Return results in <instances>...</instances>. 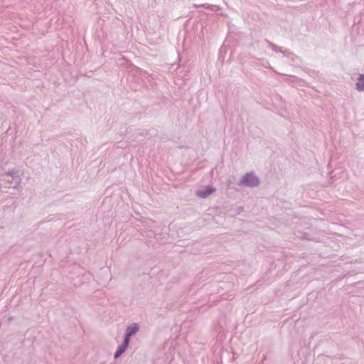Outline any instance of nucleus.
Here are the masks:
<instances>
[{
    "label": "nucleus",
    "instance_id": "1",
    "mask_svg": "<svg viewBox=\"0 0 364 364\" xmlns=\"http://www.w3.org/2000/svg\"><path fill=\"white\" fill-rule=\"evenodd\" d=\"M240 184L250 188H255L259 185V179L255 173L249 172L242 176Z\"/></svg>",
    "mask_w": 364,
    "mask_h": 364
},
{
    "label": "nucleus",
    "instance_id": "2",
    "mask_svg": "<svg viewBox=\"0 0 364 364\" xmlns=\"http://www.w3.org/2000/svg\"><path fill=\"white\" fill-rule=\"evenodd\" d=\"M139 331V326L137 323H133L129 325L126 330L124 336V340L130 343L131 337L135 335Z\"/></svg>",
    "mask_w": 364,
    "mask_h": 364
},
{
    "label": "nucleus",
    "instance_id": "3",
    "mask_svg": "<svg viewBox=\"0 0 364 364\" xmlns=\"http://www.w3.org/2000/svg\"><path fill=\"white\" fill-rule=\"evenodd\" d=\"M215 191V188L213 186H207L203 189L198 191L196 195L201 198H205Z\"/></svg>",
    "mask_w": 364,
    "mask_h": 364
},
{
    "label": "nucleus",
    "instance_id": "4",
    "mask_svg": "<svg viewBox=\"0 0 364 364\" xmlns=\"http://www.w3.org/2000/svg\"><path fill=\"white\" fill-rule=\"evenodd\" d=\"M129 345V343H128L127 341H126L123 339L122 343L118 346L117 350L115 351V353L114 354V358L117 359V358H119L126 351Z\"/></svg>",
    "mask_w": 364,
    "mask_h": 364
},
{
    "label": "nucleus",
    "instance_id": "5",
    "mask_svg": "<svg viewBox=\"0 0 364 364\" xmlns=\"http://www.w3.org/2000/svg\"><path fill=\"white\" fill-rule=\"evenodd\" d=\"M233 361L235 358V353L230 352L228 350H223L220 353V362L223 363L224 359H229Z\"/></svg>",
    "mask_w": 364,
    "mask_h": 364
},
{
    "label": "nucleus",
    "instance_id": "6",
    "mask_svg": "<svg viewBox=\"0 0 364 364\" xmlns=\"http://www.w3.org/2000/svg\"><path fill=\"white\" fill-rule=\"evenodd\" d=\"M355 88L358 91L364 92V74H360L355 83Z\"/></svg>",
    "mask_w": 364,
    "mask_h": 364
},
{
    "label": "nucleus",
    "instance_id": "7",
    "mask_svg": "<svg viewBox=\"0 0 364 364\" xmlns=\"http://www.w3.org/2000/svg\"><path fill=\"white\" fill-rule=\"evenodd\" d=\"M195 7L198 8V7H203L204 9H208L211 11H218L220 10V6H218V5H215V4H200V5H194Z\"/></svg>",
    "mask_w": 364,
    "mask_h": 364
},
{
    "label": "nucleus",
    "instance_id": "8",
    "mask_svg": "<svg viewBox=\"0 0 364 364\" xmlns=\"http://www.w3.org/2000/svg\"><path fill=\"white\" fill-rule=\"evenodd\" d=\"M16 174L17 172L15 170H9L4 173V176H11L12 179L15 180L16 184H18L21 178Z\"/></svg>",
    "mask_w": 364,
    "mask_h": 364
},
{
    "label": "nucleus",
    "instance_id": "9",
    "mask_svg": "<svg viewBox=\"0 0 364 364\" xmlns=\"http://www.w3.org/2000/svg\"><path fill=\"white\" fill-rule=\"evenodd\" d=\"M264 43H267L268 45V46H269V48H271L273 51H274L276 53L282 52V48L281 47L277 46V45H275L274 43H272L269 40L265 39L264 40Z\"/></svg>",
    "mask_w": 364,
    "mask_h": 364
},
{
    "label": "nucleus",
    "instance_id": "10",
    "mask_svg": "<svg viewBox=\"0 0 364 364\" xmlns=\"http://www.w3.org/2000/svg\"><path fill=\"white\" fill-rule=\"evenodd\" d=\"M254 60H257V61H262L263 62L262 63V65L264 66L265 68H271V66L269 65V63L268 60H265V59H263V58H253Z\"/></svg>",
    "mask_w": 364,
    "mask_h": 364
},
{
    "label": "nucleus",
    "instance_id": "11",
    "mask_svg": "<svg viewBox=\"0 0 364 364\" xmlns=\"http://www.w3.org/2000/svg\"><path fill=\"white\" fill-rule=\"evenodd\" d=\"M300 237L301 240H311V239L308 237L307 233H302Z\"/></svg>",
    "mask_w": 364,
    "mask_h": 364
},
{
    "label": "nucleus",
    "instance_id": "12",
    "mask_svg": "<svg viewBox=\"0 0 364 364\" xmlns=\"http://www.w3.org/2000/svg\"><path fill=\"white\" fill-rule=\"evenodd\" d=\"M281 53H283V54H284V55H286V56L291 53L290 52V50H287V49L284 50L282 49V52H281Z\"/></svg>",
    "mask_w": 364,
    "mask_h": 364
},
{
    "label": "nucleus",
    "instance_id": "13",
    "mask_svg": "<svg viewBox=\"0 0 364 364\" xmlns=\"http://www.w3.org/2000/svg\"><path fill=\"white\" fill-rule=\"evenodd\" d=\"M12 319H13V317H12V316L9 317V318H8L9 322L11 321H12Z\"/></svg>",
    "mask_w": 364,
    "mask_h": 364
}]
</instances>
